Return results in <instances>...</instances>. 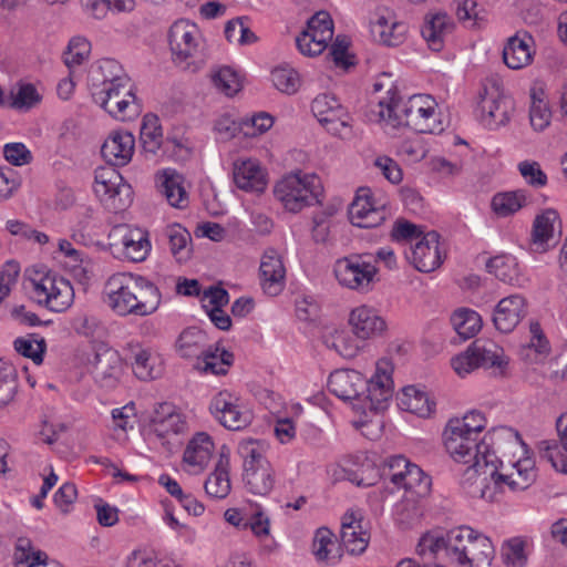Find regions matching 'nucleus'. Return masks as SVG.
Returning <instances> with one entry per match:
<instances>
[{
	"label": "nucleus",
	"mask_w": 567,
	"mask_h": 567,
	"mask_svg": "<svg viewBox=\"0 0 567 567\" xmlns=\"http://www.w3.org/2000/svg\"><path fill=\"white\" fill-rule=\"evenodd\" d=\"M328 389L341 400H357L362 408L383 410L393 395L391 367L388 362H379L370 380L355 370H337L329 377Z\"/></svg>",
	"instance_id": "f257e3e1"
},
{
	"label": "nucleus",
	"mask_w": 567,
	"mask_h": 567,
	"mask_svg": "<svg viewBox=\"0 0 567 567\" xmlns=\"http://www.w3.org/2000/svg\"><path fill=\"white\" fill-rule=\"evenodd\" d=\"M492 456L486 464L477 463L476 470H465L462 486L471 497L493 502L496 493L502 492L504 485L516 492L525 491L535 482L536 473L530 460L518 461L509 474H503L498 472L502 462L497 454Z\"/></svg>",
	"instance_id": "f03ea898"
},
{
	"label": "nucleus",
	"mask_w": 567,
	"mask_h": 567,
	"mask_svg": "<svg viewBox=\"0 0 567 567\" xmlns=\"http://www.w3.org/2000/svg\"><path fill=\"white\" fill-rule=\"evenodd\" d=\"M105 302L118 316L152 315L161 303L158 288L148 279L128 272L112 275L105 282Z\"/></svg>",
	"instance_id": "7ed1b4c3"
},
{
	"label": "nucleus",
	"mask_w": 567,
	"mask_h": 567,
	"mask_svg": "<svg viewBox=\"0 0 567 567\" xmlns=\"http://www.w3.org/2000/svg\"><path fill=\"white\" fill-rule=\"evenodd\" d=\"M520 442L517 431L508 426H498L488 431L481 440L467 435L455 425L447 423L444 431V446L450 456L458 463L472 465L467 468L478 467L476 464H486L492 455H496L505 444Z\"/></svg>",
	"instance_id": "20e7f679"
},
{
	"label": "nucleus",
	"mask_w": 567,
	"mask_h": 567,
	"mask_svg": "<svg viewBox=\"0 0 567 567\" xmlns=\"http://www.w3.org/2000/svg\"><path fill=\"white\" fill-rule=\"evenodd\" d=\"M386 93L388 100L379 101V116L392 126H408L417 133L433 134L443 131L436 112L435 100L425 94H415L402 104L396 100V87L391 84Z\"/></svg>",
	"instance_id": "39448f33"
},
{
	"label": "nucleus",
	"mask_w": 567,
	"mask_h": 567,
	"mask_svg": "<svg viewBox=\"0 0 567 567\" xmlns=\"http://www.w3.org/2000/svg\"><path fill=\"white\" fill-rule=\"evenodd\" d=\"M321 181L316 174L301 171L284 176L274 188V195L284 208L298 213L307 206L320 203Z\"/></svg>",
	"instance_id": "423d86ee"
},
{
	"label": "nucleus",
	"mask_w": 567,
	"mask_h": 567,
	"mask_svg": "<svg viewBox=\"0 0 567 567\" xmlns=\"http://www.w3.org/2000/svg\"><path fill=\"white\" fill-rule=\"evenodd\" d=\"M167 38L173 61L176 64L189 68L204 62V41L194 22L187 19L175 21L168 30Z\"/></svg>",
	"instance_id": "0eeeda50"
},
{
	"label": "nucleus",
	"mask_w": 567,
	"mask_h": 567,
	"mask_svg": "<svg viewBox=\"0 0 567 567\" xmlns=\"http://www.w3.org/2000/svg\"><path fill=\"white\" fill-rule=\"evenodd\" d=\"M507 364L503 348L487 339H476L464 353L452 359V367L461 377L477 368L494 369L495 374L503 375Z\"/></svg>",
	"instance_id": "6e6552de"
},
{
	"label": "nucleus",
	"mask_w": 567,
	"mask_h": 567,
	"mask_svg": "<svg viewBox=\"0 0 567 567\" xmlns=\"http://www.w3.org/2000/svg\"><path fill=\"white\" fill-rule=\"evenodd\" d=\"M131 79H122L107 89H100L92 92L93 101L105 110L112 117L120 121H132L142 112V104L137 100Z\"/></svg>",
	"instance_id": "1a4fd4ad"
},
{
	"label": "nucleus",
	"mask_w": 567,
	"mask_h": 567,
	"mask_svg": "<svg viewBox=\"0 0 567 567\" xmlns=\"http://www.w3.org/2000/svg\"><path fill=\"white\" fill-rule=\"evenodd\" d=\"M33 299L53 312H63L71 307L74 290L69 280L54 272L31 279Z\"/></svg>",
	"instance_id": "9d476101"
},
{
	"label": "nucleus",
	"mask_w": 567,
	"mask_h": 567,
	"mask_svg": "<svg viewBox=\"0 0 567 567\" xmlns=\"http://www.w3.org/2000/svg\"><path fill=\"white\" fill-rule=\"evenodd\" d=\"M478 111L482 123L496 130L509 122L513 104L504 96L497 81L487 80L478 93Z\"/></svg>",
	"instance_id": "9b49d317"
},
{
	"label": "nucleus",
	"mask_w": 567,
	"mask_h": 567,
	"mask_svg": "<svg viewBox=\"0 0 567 567\" xmlns=\"http://www.w3.org/2000/svg\"><path fill=\"white\" fill-rule=\"evenodd\" d=\"M334 275L341 286L368 292L377 280L378 268L374 264L365 260L364 256L351 255L337 260Z\"/></svg>",
	"instance_id": "f8f14e48"
},
{
	"label": "nucleus",
	"mask_w": 567,
	"mask_h": 567,
	"mask_svg": "<svg viewBox=\"0 0 567 567\" xmlns=\"http://www.w3.org/2000/svg\"><path fill=\"white\" fill-rule=\"evenodd\" d=\"M110 247L116 257L133 262L144 261L151 250L148 233L128 225H117L109 234Z\"/></svg>",
	"instance_id": "ddd939ff"
},
{
	"label": "nucleus",
	"mask_w": 567,
	"mask_h": 567,
	"mask_svg": "<svg viewBox=\"0 0 567 567\" xmlns=\"http://www.w3.org/2000/svg\"><path fill=\"white\" fill-rule=\"evenodd\" d=\"M151 427L155 442L173 453L182 445L181 435L186 431L187 423L171 403L165 402L155 411Z\"/></svg>",
	"instance_id": "4468645a"
},
{
	"label": "nucleus",
	"mask_w": 567,
	"mask_h": 567,
	"mask_svg": "<svg viewBox=\"0 0 567 567\" xmlns=\"http://www.w3.org/2000/svg\"><path fill=\"white\" fill-rule=\"evenodd\" d=\"M209 410L219 423L230 431L247 427L252 421L249 410L237 403L230 393L219 392L210 402Z\"/></svg>",
	"instance_id": "2eb2a0df"
},
{
	"label": "nucleus",
	"mask_w": 567,
	"mask_h": 567,
	"mask_svg": "<svg viewBox=\"0 0 567 567\" xmlns=\"http://www.w3.org/2000/svg\"><path fill=\"white\" fill-rule=\"evenodd\" d=\"M311 111L328 132L342 135L350 126V115L336 96L320 94L311 103Z\"/></svg>",
	"instance_id": "dca6fc26"
},
{
	"label": "nucleus",
	"mask_w": 567,
	"mask_h": 567,
	"mask_svg": "<svg viewBox=\"0 0 567 567\" xmlns=\"http://www.w3.org/2000/svg\"><path fill=\"white\" fill-rule=\"evenodd\" d=\"M408 28L405 23L396 21L392 11L379 8L370 21V33L373 40L386 47H398L405 40Z\"/></svg>",
	"instance_id": "f3484780"
},
{
	"label": "nucleus",
	"mask_w": 567,
	"mask_h": 567,
	"mask_svg": "<svg viewBox=\"0 0 567 567\" xmlns=\"http://www.w3.org/2000/svg\"><path fill=\"white\" fill-rule=\"evenodd\" d=\"M440 235L435 230L427 231L414 245H411L406 258L421 272H431L443 261L440 251Z\"/></svg>",
	"instance_id": "a211bd4d"
},
{
	"label": "nucleus",
	"mask_w": 567,
	"mask_h": 567,
	"mask_svg": "<svg viewBox=\"0 0 567 567\" xmlns=\"http://www.w3.org/2000/svg\"><path fill=\"white\" fill-rule=\"evenodd\" d=\"M561 236V220L554 208H547L536 215L532 228V243L536 251L545 252L554 247Z\"/></svg>",
	"instance_id": "6ab92c4d"
},
{
	"label": "nucleus",
	"mask_w": 567,
	"mask_h": 567,
	"mask_svg": "<svg viewBox=\"0 0 567 567\" xmlns=\"http://www.w3.org/2000/svg\"><path fill=\"white\" fill-rule=\"evenodd\" d=\"M123 371L122 359L114 349H103L96 352L92 374L95 382L104 389H114Z\"/></svg>",
	"instance_id": "aec40b11"
},
{
	"label": "nucleus",
	"mask_w": 567,
	"mask_h": 567,
	"mask_svg": "<svg viewBox=\"0 0 567 567\" xmlns=\"http://www.w3.org/2000/svg\"><path fill=\"white\" fill-rule=\"evenodd\" d=\"M527 315V303L523 296L511 295L498 301L493 312L495 328L503 332H512Z\"/></svg>",
	"instance_id": "412c9836"
},
{
	"label": "nucleus",
	"mask_w": 567,
	"mask_h": 567,
	"mask_svg": "<svg viewBox=\"0 0 567 567\" xmlns=\"http://www.w3.org/2000/svg\"><path fill=\"white\" fill-rule=\"evenodd\" d=\"M261 287L269 296L279 295L285 287L286 269L280 255L272 248L267 249L259 267Z\"/></svg>",
	"instance_id": "4be33fe9"
},
{
	"label": "nucleus",
	"mask_w": 567,
	"mask_h": 567,
	"mask_svg": "<svg viewBox=\"0 0 567 567\" xmlns=\"http://www.w3.org/2000/svg\"><path fill=\"white\" fill-rule=\"evenodd\" d=\"M134 135L127 131L112 132L101 147L103 158L112 166H125L133 156Z\"/></svg>",
	"instance_id": "5701e85b"
},
{
	"label": "nucleus",
	"mask_w": 567,
	"mask_h": 567,
	"mask_svg": "<svg viewBox=\"0 0 567 567\" xmlns=\"http://www.w3.org/2000/svg\"><path fill=\"white\" fill-rule=\"evenodd\" d=\"M341 545L351 555L362 554L370 542V533L363 525L362 517L353 512H347L341 519Z\"/></svg>",
	"instance_id": "b1692460"
},
{
	"label": "nucleus",
	"mask_w": 567,
	"mask_h": 567,
	"mask_svg": "<svg viewBox=\"0 0 567 567\" xmlns=\"http://www.w3.org/2000/svg\"><path fill=\"white\" fill-rule=\"evenodd\" d=\"M349 323L352 327L353 333L363 340L381 336L386 329V323L378 311L365 305L359 306L351 311Z\"/></svg>",
	"instance_id": "393cba45"
},
{
	"label": "nucleus",
	"mask_w": 567,
	"mask_h": 567,
	"mask_svg": "<svg viewBox=\"0 0 567 567\" xmlns=\"http://www.w3.org/2000/svg\"><path fill=\"white\" fill-rule=\"evenodd\" d=\"M453 28L454 22L446 12H429L424 17L421 34L432 51L440 52Z\"/></svg>",
	"instance_id": "a878e982"
},
{
	"label": "nucleus",
	"mask_w": 567,
	"mask_h": 567,
	"mask_svg": "<svg viewBox=\"0 0 567 567\" xmlns=\"http://www.w3.org/2000/svg\"><path fill=\"white\" fill-rule=\"evenodd\" d=\"M233 176L236 186L245 192L261 193L267 185L264 169L252 159L236 161Z\"/></svg>",
	"instance_id": "bb28decb"
},
{
	"label": "nucleus",
	"mask_w": 567,
	"mask_h": 567,
	"mask_svg": "<svg viewBox=\"0 0 567 567\" xmlns=\"http://www.w3.org/2000/svg\"><path fill=\"white\" fill-rule=\"evenodd\" d=\"M532 35L516 33L511 37L503 49V61L513 70H519L529 65L533 61Z\"/></svg>",
	"instance_id": "cd10ccee"
},
{
	"label": "nucleus",
	"mask_w": 567,
	"mask_h": 567,
	"mask_svg": "<svg viewBox=\"0 0 567 567\" xmlns=\"http://www.w3.org/2000/svg\"><path fill=\"white\" fill-rule=\"evenodd\" d=\"M122 79H130L122 65L113 59H103L90 72V91L114 86L122 83Z\"/></svg>",
	"instance_id": "c85d7f7f"
},
{
	"label": "nucleus",
	"mask_w": 567,
	"mask_h": 567,
	"mask_svg": "<svg viewBox=\"0 0 567 567\" xmlns=\"http://www.w3.org/2000/svg\"><path fill=\"white\" fill-rule=\"evenodd\" d=\"M213 451L214 442L212 437L205 432H198L188 442L184 451L183 461L194 472H199L208 464Z\"/></svg>",
	"instance_id": "c756f323"
},
{
	"label": "nucleus",
	"mask_w": 567,
	"mask_h": 567,
	"mask_svg": "<svg viewBox=\"0 0 567 567\" xmlns=\"http://www.w3.org/2000/svg\"><path fill=\"white\" fill-rule=\"evenodd\" d=\"M486 270L501 281L511 286L523 287L527 279L520 274L516 258L508 254L498 255L486 261Z\"/></svg>",
	"instance_id": "7c9ffc66"
},
{
	"label": "nucleus",
	"mask_w": 567,
	"mask_h": 567,
	"mask_svg": "<svg viewBox=\"0 0 567 567\" xmlns=\"http://www.w3.org/2000/svg\"><path fill=\"white\" fill-rule=\"evenodd\" d=\"M182 182V176L171 169L163 171L156 177L158 192L166 198L171 206L176 208H184L188 203V196Z\"/></svg>",
	"instance_id": "2f4dec72"
},
{
	"label": "nucleus",
	"mask_w": 567,
	"mask_h": 567,
	"mask_svg": "<svg viewBox=\"0 0 567 567\" xmlns=\"http://www.w3.org/2000/svg\"><path fill=\"white\" fill-rule=\"evenodd\" d=\"M204 488L213 498H225L231 488L229 478V455L221 451L214 472L206 478Z\"/></svg>",
	"instance_id": "473e14b6"
},
{
	"label": "nucleus",
	"mask_w": 567,
	"mask_h": 567,
	"mask_svg": "<svg viewBox=\"0 0 567 567\" xmlns=\"http://www.w3.org/2000/svg\"><path fill=\"white\" fill-rule=\"evenodd\" d=\"M162 239L168 244L169 250L176 261L185 262L189 259L192 252V236L185 227L179 224L166 226L162 233Z\"/></svg>",
	"instance_id": "72a5a7b5"
},
{
	"label": "nucleus",
	"mask_w": 567,
	"mask_h": 567,
	"mask_svg": "<svg viewBox=\"0 0 567 567\" xmlns=\"http://www.w3.org/2000/svg\"><path fill=\"white\" fill-rule=\"evenodd\" d=\"M312 553L319 563L328 566H333L341 559L340 547L336 545L332 532L326 527L317 529L312 540Z\"/></svg>",
	"instance_id": "f704fd0d"
},
{
	"label": "nucleus",
	"mask_w": 567,
	"mask_h": 567,
	"mask_svg": "<svg viewBox=\"0 0 567 567\" xmlns=\"http://www.w3.org/2000/svg\"><path fill=\"white\" fill-rule=\"evenodd\" d=\"M234 354L225 349L208 344L205 353L199 361H196L195 368L205 373L224 375L233 364Z\"/></svg>",
	"instance_id": "c9c22d12"
},
{
	"label": "nucleus",
	"mask_w": 567,
	"mask_h": 567,
	"mask_svg": "<svg viewBox=\"0 0 567 567\" xmlns=\"http://www.w3.org/2000/svg\"><path fill=\"white\" fill-rule=\"evenodd\" d=\"M208 346L207 336L197 328H188L184 330L177 342V351L182 358L196 359L199 361Z\"/></svg>",
	"instance_id": "e433bc0d"
},
{
	"label": "nucleus",
	"mask_w": 567,
	"mask_h": 567,
	"mask_svg": "<svg viewBox=\"0 0 567 567\" xmlns=\"http://www.w3.org/2000/svg\"><path fill=\"white\" fill-rule=\"evenodd\" d=\"M475 530L468 526H460L445 533L447 544V555L455 559L460 565L468 563L466 556L467 546L471 545Z\"/></svg>",
	"instance_id": "4c0bfd02"
},
{
	"label": "nucleus",
	"mask_w": 567,
	"mask_h": 567,
	"mask_svg": "<svg viewBox=\"0 0 567 567\" xmlns=\"http://www.w3.org/2000/svg\"><path fill=\"white\" fill-rule=\"evenodd\" d=\"M398 401L402 410L423 417L431 414L434 405L427 394L416 389L414 385L403 388L401 394L398 396Z\"/></svg>",
	"instance_id": "58836bf2"
},
{
	"label": "nucleus",
	"mask_w": 567,
	"mask_h": 567,
	"mask_svg": "<svg viewBox=\"0 0 567 567\" xmlns=\"http://www.w3.org/2000/svg\"><path fill=\"white\" fill-rule=\"evenodd\" d=\"M243 478L248 491L265 496L275 486V472L270 464L244 471Z\"/></svg>",
	"instance_id": "ea45409f"
},
{
	"label": "nucleus",
	"mask_w": 567,
	"mask_h": 567,
	"mask_svg": "<svg viewBox=\"0 0 567 567\" xmlns=\"http://www.w3.org/2000/svg\"><path fill=\"white\" fill-rule=\"evenodd\" d=\"M527 204V193L524 189L497 193L492 198V209L498 217H508Z\"/></svg>",
	"instance_id": "a19ab883"
},
{
	"label": "nucleus",
	"mask_w": 567,
	"mask_h": 567,
	"mask_svg": "<svg viewBox=\"0 0 567 567\" xmlns=\"http://www.w3.org/2000/svg\"><path fill=\"white\" fill-rule=\"evenodd\" d=\"M332 35L333 30H303L296 38V44L303 55L316 56L323 52Z\"/></svg>",
	"instance_id": "79ce46f5"
},
{
	"label": "nucleus",
	"mask_w": 567,
	"mask_h": 567,
	"mask_svg": "<svg viewBox=\"0 0 567 567\" xmlns=\"http://www.w3.org/2000/svg\"><path fill=\"white\" fill-rule=\"evenodd\" d=\"M451 323L462 341L473 338L482 328L481 316L466 308L454 311Z\"/></svg>",
	"instance_id": "37998d69"
},
{
	"label": "nucleus",
	"mask_w": 567,
	"mask_h": 567,
	"mask_svg": "<svg viewBox=\"0 0 567 567\" xmlns=\"http://www.w3.org/2000/svg\"><path fill=\"white\" fill-rule=\"evenodd\" d=\"M140 138L145 153L155 155L163 143V133L159 118L155 114H146L143 117Z\"/></svg>",
	"instance_id": "c03bdc74"
},
{
	"label": "nucleus",
	"mask_w": 567,
	"mask_h": 567,
	"mask_svg": "<svg viewBox=\"0 0 567 567\" xmlns=\"http://www.w3.org/2000/svg\"><path fill=\"white\" fill-rule=\"evenodd\" d=\"M431 485V477L420 466L412 464L398 487H403L409 497L423 498L430 494Z\"/></svg>",
	"instance_id": "a18cd8bd"
},
{
	"label": "nucleus",
	"mask_w": 567,
	"mask_h": 567,
	"mask_svg": "<svg viewBox=\"0 0 567 567\" xmlns=\"http://www.w3.org/2000/svg\"><path fill=\"white\" fill-rule=\"evenodd\" d=\"M132 368L134 374L143 381L156 379L162 373L158 358L150 350L142 348L133 352Z\"/></svg>",
	"instance_id": "49530a36"
},
{
	"label": "nucleus",
	"mask_w": 567,
	"mask_h": 567,
	"mask_svg": "<svg viewBox=\"0 0 567 567\" xmlns=\"http://www.w3.org/2000/svg\"><path fill=\"white\" fill-rule=\"evenodd\" d=\"M495 555V548L491 542V539L483 535L475 533L472 543L467 546L466 556L468 558L470 567L481 566V565H491Z\"/></svg>",
	"instance_id": "de8ad7c7"
},
{
	"label": "nucleus",
	"mask_w": 567,
	"mask_h": 567,
	"mask_svg": "<svg viewBox=\"0 0 567 567\" xmlns=\"http://www.w3.org/2000/svg\"><path fill=\"white\" fill-rule=\"evenodd\" d=\"M19 388L18 372L8 361L0 360V409L10 404Z\"/></svg>",
	"instance_id": "09e8293b"
},
{
	"label": "nucleus",
	"mask_w": 567,
	"mask_h": 567,
	"mask_svg": "<svg viewBox=\"0 0 567 567\" xmlns=\"http://www.w3.org/2000/svg\"><path fill=\"white\" fill-rule=\"evenodd\" d=\"M238 454L243 458L244 471L270 464L265 456V446L257 440H243L238 444Z\"/></svg>",
	"instance_id": "8fccbe9b"
},
{
	"label": "nucleus",
	"mask_w": 567,
	"mask_h": 567,
	"mask_svg": "<svg viewBox=\"0 0 567 567\" xmlns=\"http://www.w3.org/2000/svg\"><path fill=\"white\" fill-rule=\"evenodd\" d=\"M544 92L542 90L530 91V109H529V121L532 127L537 131H544L549 124L551 118V112L548 103L542 97Z\"/></svg>",
	"instance_id": "3c124183"
},
{
	"label": "nucleus",
	"mask_w": 567,
	"mask_h": 567,
	"mask_svg": "<svg viewBox=\"0 0 567 567\" xmlns=\"http://www.w3.org/2000/svg\"><path fill=\"white\" fill-rule=\"evenodd\" d=\"M134 4V0H81L83 10L95 19L105 17L111 9L117 12L131 11Z\"/></svg>",
	"instance_id": "603ef678"
},
{
	"label": "nucleus",
	"mask_w": 567,
	"mask_h": 567,
	"mask_svg": "<svg viewBox=\"0 0 567 567\" xmlns=\"http://www.w3.org/2000/svg\"><path fill=\"white\" fill-rule=\"evenodd\" d=\"M41 101V95L31 83H20L9 95V106L16 110H29Z\"/></svg>",
	"instance_id": "864d4df0"
},
{
	"label": "nucleus",
	"mask_w": 567,
	"mask_h": 567,
	"mask_svg": "<svg viewBox=\"0 0 567 567\" xmlns=\"http://www.w3.org/2000/svg\"><path fill=\"white\" fill-rule=\"evenodd\" d=\"M411 463L403 455H393L388 457L381 466V477L399 486L404 481L405 473L409 471Z\"/></svg>",
	"instance_id": "5fc2aeb1"
},
{
	"label": "nucleus",
	"mask_w": 567,
	"mask_h": 567,
	"mask_svg": "<svg viewBox=\"0 0 567 567\" xmlns=\"http://www.w3.org/2000/svg\"><path fill=\"white\" fill-rule=\"evenodd\" d=\"M271 81L277 90L286 94H293L300 87V76L290 66H277L271 71Z\"/></svg>",
	"instance_id": "6e6d98bb"
},
{
	"label": "nucleus",
	"mask_w": 567,
	"mask_h": 567,
	"mask_svg": "<svg viewBox=\"0 0 567 567\" xmlns=\"http://www.w3.org/2000/svg\"><path fill=\"white\" fill-rule=\"evenodd\" d=\"M214 86L227 96L236 94L240 87V80L236 71L229 66L219 68L212 74Z\"/></svg>",
	"instance_id": "4d7b16f0"
},
{
	"label": "nucleus",
	"mask_w": 567,
	"mask_h": 567,
	"mask_svg": "<svg viewBox=\"0 0 567 567\" xmlns=\"http://www.w3.org/2000/svg\"><path fill=\"white\" fill-rule=\"evenodd\" d=\"M91 51L90 42L82 37H74L63 53V61L69 69L81 65Z\"/></svg>",
	"instance_id": "13d9d810"
},
{
	"label": "nucleus",
	"mask_w": 567,
	"mask_h": 567,
	"mask_svg": "<svg viewBox=\"0 0 567 567\" xmlns=\"http://www.w3.org/2000/svg\"><path fill=\"white\" fill-rule=\"evenodd\" d=\"M441 550L447 553V544L445 542V534L439 532L425 533L419 540L416 546V554L421 558H435L436 554Z\"/></svg>",
	"instance_id": "bf43d9fd"
},
{
	"label": "nucleus",
	"mask_w": 567,
	"mask_h": 567,
	"mask_svg": "<svg viewBox=\"0 0 567 567\" xmlns=\"http://www.w3.org/2000/svg\"><path fill=\"white\" fill-rule=\"evenodd\" d=\"M539 455L560 473L567 474V456L556 441L545 440L539 443Z\"/></svg>",
	"instance_id": "052dcab7"
},
{
	"label": "nucleus",
	"mask_w": 567,
	"mask_h": 567,
	"mask_svg": "<svg viewBox=\"0 0 567 567\" xmlns=\"http://www.w3.org/2000/svg\"><path fill=\"white\" fill-rule=\"evenodd\" d=\"M449 422L456 427H460V430L467 433V435H473L477 439L486 426V419L484 414L476 410L468 412L462 419H451Z\"/></svg>",
	"instance_id": "680f3d73"
},
{
	"label": "nucleus",
	"mask_w": 567,
	"mask_h": 567,
	"mask_svg": "<svg viewBox=\"0 0 567 567\" xmlns=\"http://www.w3.org/2000/svg\"><path fill=\"white\" fill-rule=\"evenodd\" d=\"M422 516L423 509L416 498L405 496L398 506V519L405 527H412Z\"/></svg>",
	"instance_id": "e2e57ef3"
},
{
	"label": "nucleus",
	"mask_w": 567,
	"mask_h": 567,
	"mask_svg": "<svg viewBox=\"0 0 567 567\" xmlns=\"http://www.w3.org/2000/svg\"><path fill=\"white\" fill-rule=\"evenodd\" d=\"M14 349L23 357L32 359L35 364H40L43 361L45 341L44 339L31 340L25 338H18L14 341Z\"/></svg>",
	"instance_id": "0e129e2a"
},
{
	"label": "nucleus",
	"mask_w": 567,
	"mask_h": 567,
	"mask_svg": "<svg viewBox=\"0 0 567 567\" xmlns=\"http://www.w3.org/2000/svg\"><path fill=\"white\" fill-rule=\"evenodd\" d=\"M518 171L525 182L535 188L543 187L547 184V176L537 162H520L518 164Z\"/></svg>",
	"instance_id": "69168bd1"
},
{
	"label": "nucleus",
	"mask_w": 567,
	"mask_h": 567,
	"mask_svg": "<svg viewBox=\"0 0 567 567\" xmlns=\"http://www.w3.org/2000/svg\"><path fill=\"white\" fill-rule=\"evenodd\" d=\"M422 227L416 226L408 220H398L391 230V237L394 240H420L423 235Z\"/></svg>",
	"instance_id": "338daca9"
},
{
	"label": "nucleus",
	"mask_w": 567,
	"mask_h": 567,
	"mask_svg": "<svg viewBox=\"0 0 567 567\" xmlns=\"http://www.w3.org/2000/svg\"><path fill=\"white\" fill-rule=\"evenodd\" d=\"M502 556L506 565L522 567L526 559L524 554V543L518 538L508 540L503 548Z\"/></svg>",
	"instance_id": "774afa93"
}]
</instances>
